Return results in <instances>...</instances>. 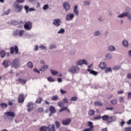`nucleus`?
Segmentation results:
<instances>
[{
  "label": "nucleus",
  "mask_w": 131,
  "mask_h": 131,
  "mask_svg": "<svg viewBox=\"0 0 131 131\" xmlns=\"http://www.w3.org/2000/svg\"><path fill=\"white\" fill-rule=\"evenodd\" d=\"M65 32V30L64 29H61L58 32L59 34L61 33H64Z\"/></svg>",
  "instance_id": "obj_47"
},
{
  "label": "nucleus",
  "mask_w": 131,
  "mask_h": 131,
  "mask_svg": "<svg viewBox=\"0 0 131 131\" xmlns=\"http://www.w3.org/2000/svg\"><path fill=\"white\" fill-rule=\"evenodd\" d=\"M67 111L68 112V113H70V110L68 108L67 106H63L59 110L60 113H61V112H63V111Z\"/></svg>",
  "instance_id": "obj_15"
},
{
  "label": "nucleus",
  "mask_w": 131,
  "mask_h": 131,
  "mask_svg": "<svg viewBox=\"0 0 131 131\" xmlns=\"http://www.w3.org/2000/svg\"><path fill=\"white\" fill-rule=\"evenodd\" d=\"M48 9H49V5H45L43 7V9H44L45 11L46 10H48Z\"/></svg>",
  "instance_id": "obj_53"
},
{
  "label": "nucleus",
  "mask_w": 131,
  "mask_h": 131,
  "mask_svg": "<svg viewBox=\"0 0 131 131\" xmlns=\"http://www.w3.org/2000/svg\"><path fill=\"white\" fill-rule=\"evenodd\" d=\"M84 5L85 6H89V5H90V2L89 1H85L84 2Z\"/></svg>",
  "instance_id": "obj_58"
},
{
  "label": "nucleus",
  "mask_w": 131,
  "mask_h": 131,
  "mask_svg": "<svg viewBox=\"0 0 131 131\" xmlns=\"http://www.w3.org/2000/svg\"><path fill=\"white\" fill-rule=\"evenodd\" d=\"M47 80L48 81H49V82H54V81H55L56 80H55V79H53V78H52V77H49L47 78Z\"/></svg>",
  "instance_id": "obj_35"
},
{
  "label": "nucleus",
  "mask_w": 131,
  "mask_h": 131,
  "mask_svg": "<svg viewBox=\"0 0 131 131\" xmlns=\"http://www.w3.org/2000/svg\"><path fill=\"white\" fill-rule=\"evenodd\" d=\"M105 57L106 58H107V59H111V58H112V55H111V54L108 53L105 55Z\"/></svg>",
  "instance_id": "obj_46"
},
{
  "label": "nucleus",
  "mask_w": 131,
  "mask_h": 131,
  "mask_svg": "<svg viewBox=\"0 0 131 131\" xmlns=\"http://www.w3.org/2000/svg\"><path fill=\"white\" fill-rule=\"evenodd\" d=\"M11 65L12 66H13V67H14V68H19L20 66V64L19 63V59H18V58L14 59L12 61V62L11 63Z\"/></svg>",
  "instance_id": "obj_5"
},
{
  "label": "nucleus",
  "mask_w": 131,
  "mask_h": 131,
  "mask_svg": "<svg viewBox=\"0 0 131 131\" xmlns=\"http://www.w3.org/2000/svg\"><path fill=\"white\" fill-rule=\"evenodd\" d=\"M51 72L52 75H57V74H58V72L56 71H54L53 70H51Z\"/></svg>",
  "instance_id": "obj_40"
},
{
  "label": "nucleus",
  "mask_w": 131,
  "mask_h": 131,
  "mask_svg": "<svg viewBox=\"0 0 131 131\" xmlns=\"http://www.w3.org/2000/svg\"><path fill=\"white\" fill-rule=\"evenodd\" d=\"M27 107L28 108H29L28 109V112H30V111H31V110L33 109V103L32 102L28 103L27 104Z\"/></svg>",
  "instance_id": "obj_13"
},
{
  "label": "nucleus",
  "mask_w": 131,
  "mask_h": 131,
  "mask_svg": "<svg viewBox=\"0 0 131 131\" xmlns=\"http://www.w3.org/2000/svg\"><path fill=\"white\" fill-rule=\"evenodd\" d=\"M3 65L5 68H8V67H9V64L8 63L7 61H4L3 63Z\"/></svg>",
  "instance_id": "obj_36"
},
{
  "label": "nucleus",
  "mask_w": 131,
  "mask_h": 131,
  "mask_svg": "<svg viewBox=\"0 0 131 131\" xmlns=\"http://www.w3.org/2000/svg\"><path fill=\"white\" fill-rule=\"evenodd\" d=\"M5 115L6 116H9V117H15L16 115H15V113L13 112H7L4 113Z\"/></svg>",
  "instance_id": "obj_10"
},
{
  "label": "nucleus",
  "mask_w": 131,
  "mask_h": 131,
  "mask_svg": "<svg viewBox=\"0 0 131 131\" xmlns=\"http://www.w3.org/2000/svg\"><path fill=\"white\" fill-rule=\"evenodd\" d=\"M95 113V111L93 110H90L89 112V116H93V115H94Z\"/></svg>",
  "instance_id": "obj_31"
},
{
  "label": "nucleus",
  "mask_w": 131,
  "mask_h": 131,
  "mask_svg": "<svg viewBox=\"0 0 131 131\" xmlns=\"http://www.w3.org/2000/svg\"><path fill=\"white\" fill-rule=\"evenodd\" d=\"M127 124L129 125L131 124V119L129 120L127 122Z\"/></svg>",
  "instance_id": "obj_64"
},
{
  "label": "nucleus",
  "mask_w": 131,
  "mask_h": 131,
  "mask_svg": "<svg viewBox=\"0 0 131 131\" xmlns=\"http://www.w3.org/2000/svg\"><path fill=\"white\" fill-rule=\"evenodd\" d=\"M56 45H51L50 46V49L51 50V49H55Z\"/></svg>",
  "instance_id": "obj_57"
},
{
  "label": "nucleus",
  "mask_w": 131,
  "mask_h": 131,
  "mask_svg": "<svg viewBox=\"0 0 131 131\" xmlns=\"http://www.w3.org/2000/svg\"><path fill=\"white\" fill-rule=\"evenodd\" d=\"M41 102H42V98L41 97H39L36 100V103L37 104H41Z\"/></svg>",
  "instance_id": "obj_28"
},
{
  "label": "nucleus",
  "mask_w": 131,
  "mask_h": 131,
  "mask_svg": "<svg viewBox=\"0 0 131 131\" xmlns=\"http://www.w3.org/2000/svg\"><path fill=\"white\" fill-rule=\"evenodd\" d=\"M10 54H14L15 53L16 54L19 53V49L17 46H15L14 47H11L10 49Z\"/></svg>",
  "instance_id": "obj_6"
},
{
  "label": "nucleus",
  "mask_w": 131,
  "mask_h": 131,
  "mask_svg": "<svg viewBox=\"0 0 131 131\" xmlns=\"http://www.w3.org/2000/svg\"><path fill=\"white\" fill-rule=\"evenodd\" d=\"M47 129H48L49 131H55L56 130L55 129V125H54V124L49 125V126L47 127Z\"/></svg>",
  "instance_id": "obj_16"
},
{
  "label": "nucleus",
  "mask_w": 131,
  "mask_h": 131,
  "mask_svg": "<svg viewBox=\"0 0 131 131\" xmlns=\"http://www.w3.org/2000/svg\"><path fill=\"white\" fill-rule=\"evenodd\" d=\"M0 106H1V108H3V109H5L7 108V107H8V104H7V103H1Z\"/></svg>",
  "instance_id": "obj_32"
},
{
  "label": "nucleus",
  "mask_w": 131,
  "mask_h": 131,
  "mask_svg": "<svg viewBox=\"0 0 131 131\" xmlns=\"http://www.w3.org/2000/svg\"><path fill=\"white\" fill-rule=\"evenodd\" d=\"M13 8L14 9V11L16 12V13H21V12H22V10H23V6L17 3L14 4Z\"/></svg>",
  "instance_id": "obj_2"
},
{
  "label": "nucleus",
  "mask_w": 131,
  "mask_h": 131,
  "mask_svg": "<svg viewBox=\"0 0 131 131\" xmlns=\"http://www.w3.org/2000/svg\"><path fill=\"white\" fill-rule=\"evenodd\" d=\"M123 131H131V127H127L124 128Z\"/></svg>",
  "instance_id": "obj_49"
},
{
  "label": "nucleus",
  "mask_w": 131,
  "mask_h": 131,
  "mask_svg": "<svg viewBox=\"0 0 131 131\" xmlns=\"http://www.w3.org/2000/svg\"><path fill=\"white\" fill-rule=\"evenodd\" d=\"M117 99H113L112 101H111V103L112 105H116L117 104Z\"/></svg>",
  "instance_id": "obj_29"
},
{
  "label": "nucleus",
  "mask_w": 131,
  "mask_h": 131,
  "mask_svg": "<svg viewBox=\"0 0 131 131\" xmlns=\"http://www.w3.org/2000/svg\"><path fill=\"white\" fill-rule=\"evenodd\" d=\"M104 71L105 73H108V72H112V69L111 68H106Z\"/></svg>",
  "instance_id": "obj_34"
},
{
  "label": "nucleus",
  "mask_w": 131,
  "mask_h": 131,
  "mask_svg": "<svg viewBox=\"0 0 131 131\" xmlns=\"http://www.w3.org/2000/svg\"><path fill=\"white\" fill-rule=\"evenodd\" d=\"M49 68V67L47 65H45L42 67V68L40 69V71H46L47 69Z\"/></svg>",
  "instance_id": "obj_27"
},
{
  "label": "nucleus",
  "mask_w": 131,
  "mask_h": 131,
  "mask_svg": "<svg viewBox=\"0 0 131 131\" xmlns=\"http://www.w3.org/2000/svg\"><path fill=\"white\" fill-rule=\"evenodd\" d=\"M115 50V47L114 46H110L108 48V51H114Z\"/></svg>",
  "instance_id": "obj_44"
},
{
  "label": "nucleus",
  "mask_w": 131,
  "mask_h": 131,
  "mask_svg": "<svg viewBox=\"0 0 131 131\" xmlns=\"http://www.w3.org/2000/svg\"><path fill=\"white\" fill-rule=\"evenodd\" d=\"M25 10H26V13H28V12H32V11H34V9L32 8L29 9V7L28 6H25L24 7Z\"/></svg>",
  "instance_id": "obj_19"
},
{
  "label": "nucleus",
  "mask_w": 131,
  "mask_h": 131,
  "mask_svg": "<svg viewBox=\"0 0 131 131\" xmlns=\"http://www.w3.org/2000/svg\"><path fill=\"white\" fill-rule=\"evenodd\" d=\"M102 118L103 121H106V124H110L114 121H116V117L114 116H109L108 115H103L102 117H101L100 115L97 116L93 118L94 120H99Z\"/></svg>",
  "instance_id": "obj_1"
},
{
  "label": "nucleus",
  "mask_w": 131,
  "mask_h": 131,
  "mask_svg": "<svg viewBox=\"0 0 131 131\" xmlns=\"http://www.w3.org/2000/svg\"><path fill=\"white\" fill-rule=\"evenodd\" d=\"M64 104H65L63 101L59 102L58 104V106L60 108H62L63 106H64Z\"/></svg>",
  "instance_id": "obj_39"
},
{
  "label": "nucleus",
  "mask_w": 131,
  "mask_h": 131,
  "mask_svg": "<svg viewBox=\"0 0 131 131\" xmlns=\"http://www.w3.org/2000/svg\"><path fill=\"white\" fill-rule=\"evenodd\" d=\"M74 18V14H69L66 16V20L67 21H70Z\"/></svg>",
  "instance_id": "obj_12"
},
{
  "label": "nucleus",
  "mask_w": 131,
  "mask_h": 131,
  "mask_svg": "<svg viewBox=\"0 0 131 131\" xmlns=\"http://www.w3.org/2000/svg\"><path fill=\"white\" fill-rule=\"evenodd\" d=\"M60 92L61 93V94L62 95H64L65 94H67V93L66 91L63 90L62 89L60 90Z\"/></svg>",
  "instance_id": "obj_52"
},
{
  "label": "nucleus",
  "mask_w": 131,
  "mask_h": 131,
  "mask_svg": "<svg viewBox=\"0 0 131 131\" xmlns=\"http://www.w3.org/2000/svg\"><path fill=\"white\" fill-rule=\"evenodd\" d=\"M51 100H52V101H57V100H59V96H58V95L53 96Z\"/></svg>",
  "instance_id": "obj_33"
},
{
  "label": "nucleus",
  "mask_w": 131,
  "mask_h": 131,
  "mask_svg": "<svg viewBox=\"0 0 131 131\" xmlns=\"http://www.w3.org/2000/svg\"><path fill=\"white\" fill-rule=\"evenodd\" d=\"M16 81L19 82V83H21L22 84H25L27 82V80L25 79H21V78H19L16 80Z\"/></svg>",
  "instance_id": "obj_17"
},
{
  "label": "nucleus",
  "mask_w": 131,
  "mask_h": 131,
  "mask_svg": "<svg viewBox=\"0 0 131 131\" xmlns=\"http://www.w3.org/2000/svg\"><path fill=\"white\" fill-rule=\"evenodd\" d=\"M62 102L64 103V104H68V99L66 97H64L63 98V99L62 100Z\"/></svg>",
  "instance_id": "obj_43"
},
{
  "label": "nucleus",
  "mask_w": 131,
  "mask_h": 131,
  "mask_svg": "<svg viewBox=\"0 0 131 131\" xmlns=\"http://www.w3.org/2000/svg\"><path fill=\"white\" fill-rule=\"evenodd\" d=\"M99 67L101 69H106V63L105 62H101L99 64Z\"/></svg>",
  "instance_id": "obj_20"
},
{
  "label": "nucleus",
  "mask_w": 131,
  "mask_h": 131,
  "mask_svg": "<svg viewBox=\"0 0 131 131\" xmlns=\"http://www.w3.org/2000/svg\"><path fill=\"white\" fill-rule=\"evenodd\" d=\"M94 105L95 106H103V103H102V102L100 101H95V103H94Z\"/></svg>",
  "instance_id": "obj_23"
},
{
  "label": "nucleus",
  "mask_w": 131,
  "mask_h": 131,
  "mask_svg": "<svg viewBox=\"0 0 131 131\" xmlns=\"http://www.w3.org/2000/svg\"><path fill=\"white\" fill-rule=\"evenodd\" d=\"M127 78H128L129 79H131V74H128L127 75Z\"/></svg>",
  "instance_id": "obj_61"
},
{
  "label": "nucleus",
  "mask_w": 131,
  "mask_h": 131,
  "mask_svg": "<svg viewBox=\"0 0 131 131\" xmlns=\"http://www.w3.org/2000/svg\"><path fill=\"white\" fill-rule=\"evenodd\" d=\"M0 55L2 58H4L6 56V53H5L4 51H2L0 52Z\"/></svg>",
  "instance_id": "obj_41"
},
{
  "label": "nucleus",
  "mask_w": 131,
  "mask_h": 131,
  "mask_svg": "<svg viewBox=\"0 0 131 131\" xmlns=\"http://www.w3.org/2000/svg\"><path fill=\"white\" fill-rule=\"evenodd\" d=\"M69 72L70 73H72V74H75L79 71V68L77 66H76L75 67L73 66L72 67L71 69H69L68 70Z\"/></svg>",
  "instance_id": "obj_4"
},
{
  "label": "nucleus",
  "mask_w": 131,
  "mask_h": 131,
  "mask_svg": "<svg viewBox=\"0 0 131 131\" xmlns=\"http://www.w3.org/2000/svg\"><path fill=\"white\" fill-rule=\"evenodd\" d=\"M122 45L124 47H128V41H126V40H123Z\"/></svg>",
  "instance_id": "obj_30"
},
{
  "label": "nucleus",
  "mask_w": 131,
  "mask_h": 131,
  "mask_svg": "<svg viewBox=\"0 0 131 131\" xmlns=\"http://www.w3.org/2000/svg\"><path fill=\"white\" fill-rule=\"evenodd\" d=\"M40 131H48V127L43 126L39 128Z\"/></svg>",
  "instance_id": "obj_26"
},
{
  "label": "nucleus",
  "mask_w": 131,
  "mask_h": 131,
  "mask_svg": "<svg viewBox=\"0 0 131 131\" xmlns=\"http://www.w3.org/2000/svg\"><path fill=\"white\" fill-rule=\"evenodd\" d=\"M126 16H127L129 20L131 21V15H128V12H124L118 16V18H123V17Z\"/></svg>",
  "instance_id": "obj_7"
},
{
  "label": "nucleus",
  "mask_w": 131,
  "mask_h": 131,
  "mask_svg": "<svg viewBox=\"0 0 131 131\" xmlns=\"http://www.w3.org/2000/svg\"><path fill=\"white\" fill-rule=\"evenodd\" d=\"M124 123H125V122L124 121H121L120 123L121 126H123V125H124Z\"/></svg>",
  "instance_id": "obj_63"
},
{
  "label": "nucleus",
  "mask_w": 131,
  "mask_h": 131,
  "mask_svg": "<svg viewBox=\"0 0 131 131\" xmlns=\"http://www.w3.org/2000/svg\"><path fill=\"white\" fill-rule=\"evenodd\" d=\"M84 64L85 65H88V62L85 59L79 60L77 62V65H83Z\"/></svg>",
  "instance_id": "obj_11"
},
{
  "label": "nucleus",
  "mask_w": 131,
  "mask_h": 131,
  "mask_svg": "<svg viewBox=\"0 0 131 131\" xmlns=\"http://www.w3.org/2000/svg\"><path fill=\"white\" fill-rule=\"evenodd\" d=\"M77 100V97H72L71 99H70V101L71 102L72 101H76Z\"/></svg>",
  "instance_id": "obj_50"
},
{
  "label": "nucleus",
  "mask_w": 131,
  "mask_h": 131,
  "mask_svg": "<svg viewBox=\"0 0 131 131\" xmlns=\"http://www.w3.org/2000/svg\"><path fill=\"white\" fill-rule=\"evenodd\" d=\"M50 111L51 113H56V108H55V107H54L53 106H51L50 107Z\"/></svg>",
  "instance_id": "obj_22"
},
{
  "label": "nucleus",
  "mask_w": 131,
  "mask_h": 131,
  "mask_svg": "<svg viewBox=\"0 0 131 131\" xmlns=\"http://www.w3.org/2000/svg\"><path fill=\"white\" fill-rule=\"evenodd\" d=\"M38 112H39V113H41V112H43V108L39 107L38 109Z\"/></svg>",
  "instance_id": "obj_55"
},
{
  "label": "nucleus",
  "mask_w": 131,
  "mask_h": 131,
  "mask_svg": "<svg viewBox=\"0 0 131 131\" xmlns=\"http://www.w3.org/2000/svg\"><path fill=\"white\" fill-rule=\"evenodd\" d=\"M24 27L26 30H31L32 29V22L31 21H26Z\"/></svg>",
  "instance_id": "obj_3"
},
{
  "label": "nucleus",
  "mask_w": 131,
  "mask_h": 131,
  "mask_svg": "<svg viewBox=\"0 0 131 131\" xmlns=\"http://www.w3.org/2000/svg\"><path fill=\"white\" fill-rule=\"evenodd\" d=\"M101 34V32L100 31H97L94 33V36H99Z\"/></svg>",
  "instance_id": "obj_48"
},
{
  "label": "nucleus",
  "mask_w": 131,
  "mask_h": 131,
  "mask_svg": "<svg viewBox=\"0 0 131 131\" xmlns=\"http://www.w3.org/2000/svg\"><path fill=\"white\" fill-rule=\"evenodd\" d=\"M28 66L29 67V68H33V64L31 61H29L28 63Z\"/></svg>",
  "instance_id": "obj_42"
},
{
  "label": "nucleus",
  "mask_w": 131,
  "mask_h": 131,
  "mask_svg": "<svg viewBox=\"0 0 131 131\" xmlns=\"http://www.w3.org/2000/svg\"><path fill=\"white\" fill-rule=\"evenodd\" d=\"M34 71L35 72H37V73H40L39 70H37V69H36V68L34 69Z\"/></svg>",
  "instance_id": "obj_60"
},
{
  "label": "nucleus",
  "mask_w": 131,
  "mask_h": 131,
  "mask_svg": "<svg viewBox=\"0 0 131 131\" xmlns=\"http://www.w3.org/2000/svg\"><path fill=\"white\" fill-rule=\"evenodd\" d=\"M87 71H88V72H90V74H93V75H97L98 74L97 72L94 71V70H91L90 69H87Z\"/></svg>",
  "instance_id": "obj_21"
},
{
  "label": "nucleus",
  "mask_w": 131,
  "mask_h": 131,
  "mask_svg": "<svg viewBox=\"0 0 131 131\" xmlns=\"http://www.w3.org/2000/svg\"><path fill=\"white\" fill-rule=\"evenodd\" d=\"M53 24L55 25V26H56V27H58V26L61 24V19H53Z\"/></svg>",
  "instance_id": "obj_9"
},
{
  "label": "nucleus",
  "mask_w": 131,
  "mask_h": 131,
  "mask_svg": "<svg viewBox=\"0 0 131 131\" xmlns=\"http://www.w3.org/2000/svg\"><path fill=\"white\" fill-rule=\"evenodd\" d=\"M34 50H35V51H38V45H35Z\"/></svg>",
  "instance_id": "obj_62"
},
{
  "label": "nucleus",
  "mask_w": 131,
  "mask_h": 131,
  "mask_svg": "<svg viewBox=\"0 0 131 131\" xmlns=\"http://www.w3.org/2000/svg\"><path fill=\"white\" fill-rule=\"evenodd\" d=\"M10 12H11L10 9H7V10H5L3 12V16L9 15V14H10Z\"/></svg>",
  "instance_id": "obj_25"
},
{
  "label": "nucleus",
  "mask_w": 131,
  "mask_h": 131,
  "mask_svg": "<svg viewBox=\"0 0 131 131\" xmlns=\"http://www.w3.org/2000/svg\"><path fill=\"white\" fill-rule=\"evenodd\" d=\"M39 49L41 50H46L47 48L45 46H43V45H41L39 46Z\"/></svg>",
  "instance_id": "obj_54"
},
{
  "label": "nucleus",
  "mask_w": 131,
  "mask_h": 131,
  "mask_svg": "<svg viewBox=\"0 0 131 131\" xmlns=\"http://www.w3.org/2000/svg\"><path fill=\"white\" fill-rule=\"evenodd\" d=\"M16 2L19 4H22V3H24V0H16Z\"/></svg>",
  "instance_id": "obj_59"
},
{
  "label": "nucleus",
  "mask_w": 131,
  "mask_h": 131,
  "mask_svg": "<svg viewBox=\"0 0 131 131\" xmlns=\"http://www.w3.org/2000/svg\"><path fill=\"white\" fill-rule=\"evenodd\" d=\"M73 12L75 13V15L77 16H78L79 13H78V10H77V6H75L74 9H73Z\"/></svg>",
  "instance_id": "obj_24"
},
{
  "label": "nucleus",
  "mask_w": 131,
  "mask_h": 131,
  "mask_svg": "<svg viewBox=\"0 0 131 131\" xmlns=\"http://www.w3.org/2000/svg\"><path fill=\"white\" fill-rule=\"evenodd\" d=\"M71 122V119L67 118L62 121V124L63 125H68Z\"/></svg>",
  "instance_id": "obj_8"
},
{
  "label": "nucleus",
  "mask_w": 131,
  "mask_h": 131,
  "mask_svg": "<svg viewBox=\"0 0 131 131\" xmlns=\"http://www.w3.org/2000/svg\"><path fill=\"white\" fill-rule=\"evenodd\" d=\"M113 70H119L120 69V67L116 66L113 68Z\"/></svg>",
  "instance_id": "obj_56"
},
{
  "label": "nucleus",
  "mask_w": 131,
  "mask_h": 131,
  "mask_svg": "<svg viewBox=\"0 0 131 131\" xmlns=\"http://www.w3.org/2000/svg\"><path fill=\"white\" fill-rule=\"evenodd\" d=\"M24 102V95L21 94L18 96V103H23Z\"/></svg>",
  "instance_id": "obj_14"
},
{
  "label": "nucleus",
  "mask_w": 131,
  "mask_h": 131,
  "mask_svg": "<svg viewBox=\"0 0 131 131\" xmlns=\"http://www.w3.org/2000/svg\"><path fill=\"white\" fill-rule=\"evenodd\" d=\"M63 8L65 9L66 11H68L70 9V6L67 2L63 4Z\"/></svg>",
  "instance_id": "obj_18"
},
{
  "label": "nucleus",
  "mask_w": 131,
  "mask_h": 131,
  "mask_svg": "<svg viewBox=\"0 0 131 131\" xmlns=\"http://www.w3.org/2000/svg\"><path fill=\"white\" fill-rule=\"evenodd\" d=\"M124 102V99L122 97L119 98V103H123Z\"/></svg>",
  "instance_id": "obj_51"
},
{
  "label": "nucleus",
  "mask_w": 131,
  "mask_h": 131,
  "mask_svg": "<svg viewBox=\"0 0 131 131\" xmlns=\"http://www.w3.org/2000/svg\"><path fill=\"white\" fill-rule=\"evenodd\" d=\"M24 32H25V30H20L18 31V36H23V34H24Z\"/></svg>",
  "instance_id": "obj_37"
},
{
  "label": "nucleus",
  "mask_w": 131,
  "mask_h": 131,
  "mask_svg": "<svg viewBox=\"0 0 131 131\" xmlns=\"http://www.w3.org/2000/svg\"><path fill=\"white\" fill-rule=\"evenodd\" d=\"M13 35L14 36H17V35H19V30H15L13 33Z\"/></svg>",
  "instance_id": "obj_38"
},
{
  "label": "nucleus",
  "mask_w": 131,
  "mask_h": 131,
  "mask_svg": "<svg viewBox=\"0 0 131 131\" xmlns=\"http://www.w3.org/2000/svg\"><path fill=\"white\" fill-rule=\"evenodd\" d=\"M55 125H56V128H59V127H60V122H59V121H56L55 122Z\"/></svg>",
  "instance_id": "obj_45"
}]
</instances>
